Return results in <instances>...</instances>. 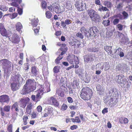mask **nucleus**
Instances as JSON below:
<instances>
[{
	"label": "nucleus",
	"mask_w": 132,
	"mask_h": 132,
	"mask_svg": "<svg viewBox=\"0 0 132 132\" xmlns=\"http://www.w3.org/2000/svg\"><path fill=\"white\" fill-rule=\"evenodd\" d=\"M80 95L82 99L88 101L92 97L93 93L92 90L89 88L84 87L81 89Z\"/></svg>",
	"instance_id": "obj_1"
},
{
	"label": "nucleus",
	"mask_w": 132,
	"mask_h": 132,
	"mask_svg": "<svg viewBox=\"0 0 132 132\" xmlns=\"http://www.w3.org/2000/svg\"><path fill=\"white\" fill-rule=\"evenodd\" d=\"M116 78L117 79V82L121 86L124 87H127L128 85V81L127 79L125 78L124 75L122 74L118 75L116 76Z\"/></svg>",
	"instance_id": "obj_2"
},
{
	"label": "nucleus",
	"mask_w": 132,
	"mask_h": 132,
	"mask_svg": "<svg viewBox=\"0 0 132 132\" xmlns=\"http://www.w3.org/2000/svg\"><path fill=\"white\" fill-rule=\"evenodd\" d=\"M67 61L73 65L78 64L79 63V60L78 57L74 55H69L67 58Z\"/></svg>",
	"instance_id": "obj_3"
},
{
	"label": "nucleus",
	"mask_w": 132,
	"mask_h": 132,
	"mask_svg": "<svg viewBox=\"0 0 132 132\" xmlns=\"http://www.w3.org/2000/svg\"><path fill=\"white\" fill-rule=\"evenodd\" d=\"M38 89L35 91L36 93V98L37 101H40L44 93V88L42 85H38Z\"/></svg>",
	"instance_id": "obj_4"
},
{
	"label": "nucleus",
	"mask_w": 132,
	"mask_h": 132,
	"mask_svg": "<svg viewBox=\"0 0 132 132\" xmlns=\"http://www.w3.org/2000/svg\"><path fill=\"white\" fill-rule=\"evenodd\" d=\"M35 81L34 79H28L26 82V84L33 91L36 88Z\"/></svg>",
	"instance_id": "obj_5"
},
{
	"label": "nucleus",
	"mask_w": 132,
	"mask_h": 132,
	"mask_svg": "<svg viewBox=\"0 0 132 132\" xmlns=\"http://www.w3.org/2000/svg\"><path fill=\"white\" fill-rule=\"evenodd\" d=\"M2 65L4 69H7L11 67V62L7 59H3L0 60Z\"/></svg>",
	"instance_id": "obj_6"
},
{
	"label": "nucleus",
	"mask_w": 132,
	"mask_h": 132,
	"mask_svg": "<svg viewBox=\"0 0 132 132\" xmlns=\"http://www.w3.org/2000/svg\"><path fill=\"white\" fill-rule=\"evenodd\" d=\"M75 6L77 10L80 11H83L86 9V5L85 3H83V1L76 2Z\"/></svg>",
	"instance_id": "obj_7"
},
{
	"label": "nucleus",
	"mask_w": 132,
	"mask_h": 132,
	"mask_svg": "<svg viewBox=\"0 0 132 132\" xmlns=\"http://www.w3.org/2000/svg\"><path fill=\"white\" fill-rule=\"evenodd\" d=\"M10 100V97L8 95L4 94L0 96V102L2 105L4 103L8 104Z\"/></svg>",
	"instance_id": "obj_8"
},
{
	"label": "nucleus",
	"mask_w": 132,
	"mask_h": 132,
	"mask_svg": "<svg viewBox=\"0 0 132 132\" xmlns=\"http://www.w3.org/2000/svg\"><path fill=\"white\" fill-rule=\"evenodd\" d=\"M49 104L54 105L56 107H58L59 104L56 99L54 97L52 96L49 98L48 100Z\"/></svg>",
	"instance_id": "obj_9"
},
{
	"label": "nucleus",
	"mask_w": 132,
	"mask_h": 132,
	"mask_svg": "<svg viewBox=\"0 0 132 132\" xmlns=\"http://www.w3.org/2000/svg\"><path fill=\"white\" fill-rule=\"evenodd\" d=\"M21 79H22V78L20 74L19 73H17L15 74L11 77L10 82L18 83Z\"/></svg>",
	"instance_id": "obj_10"
},
{
	"label": "nucleus",
	"mask_w": 132,
	"mask_h": 132,
	"mask_svg": "<svg viewBox=\"0 0 132 132\" xmlns=\"http://www.w3.org/2000/svg\"><path fill=\"white\" fill-rule=\"evenodd\" d=\"M35 107L34 104L31 102H29L27 104L26 108V113L30 115L32 113V110Z\"/></svg>",
	"instance_id": "obj_11"
},
{
	"label": "nucleus",
	"mask_w": 132,
	"mask_h": 132,
	"mask_svg": "<svg viewBox=\"0 0 132 132\" xmlns=\"http://www.w3.org/2000/svg\"><path fill=\"white\" fill-rule=\"evenodd\" d=\"M33 91L31 90L26 84L24 85L22 90L20 92L21 94L22 95H26L30 93Z\"/></svg>",
	"instance_id": "obj_12"
},
{
	"label": "nucleus",
	"mask_w": 132,
	"mask_h": 132,
	"mask_svg": "<svg viewBox=\"0 0 132 132\" xmlns=\"http://www.w3.org/2000/svg\"><path fill=\"white\" fill-rule=\"evenodd\" d=\"M18 104L17 102H15L12 105L11 107L12 111L13 112L14 114L16 116L18 115V113L19 111Z\"/></svg>",
	"instance_id": "obj_13"
},
{
	"label": "nucleus",
	"mask_w": 132,
	"mask_h": 132,
	"mask_svg": "<svg viewBox=\"0 0 132 132\" xmlns=\"http://www.w3.org/2000/svg\"><path fill=\"white\" fill-rule=\"evenodd\" d=\"M11 41L14 44H18L20 41V38L18 35L14 34L12 36Z\"/></svg>",
	"instance_id": "obj_14"
},
{
	"label": "nucleus",
	"mask_w": 132,
	"mask_h": 132,
	"mask_svg": "<svg viewBox=\"0 0 132 132\" xmlns=\"http://www.w3.org/2000/svg\"><path fill=\"white\" fill-rule=\"evenodd\" d=\"M84 59V61L87 63H90L94 60L93 55L91 54L86 55Z\"/></svg>",
	"instance_id": "obj_15"
},
{
	"label": "nucleus",
	"mask_w": 132,
	"mask_h": 132,
	"mask_svg": "<svg viewBox=\"0 0 132 132\" xmlns=\"http://www.w3.org/2000/svg\"><path fill=\"white\" fill-rule=\"evenodd\" d=\"M10 83L11 89L12 91H15L19 89L18 83L13 82H10Z\"/></svg>",
	"instance_id": "obj_16"
},
{
	"label": "nucleus",
	"mask_w": 132,
	"mask_h": 132,
	"mask_svg": "<svg viewBox=\"0 0 132 132\" xmlns=\"http://www.w3.org/2000/svg\"><path fill=\"white\" fill-rule=\"evenodd\" d=\"M87 12L90 16H98L99 15L98 12H96L93 9L89 10L87 11Z\"/></svg>",
	"instance_id": "obj_17"
},
{
	"label": "nucleus",
	"mask_w": 132,
	"mask_h": 132,
	"mask_svg": "<svg viewBox=\"0 0 132 132\" xmlns=\"http://www.w3.org/2000/svg\"><path fill=\"white\" fill-rule=\"evenodd\" d=\"M119 121L120 123L121 124H127L129 122V120L127 118L122 117L119 118Z\"/></svg>",
	"instance_id": "obj_18"
},
{
	"label": "nucleus",
	"mask_w": 132,
	"mask_h": 132,
	"mask_svg": "<svg viewBox=\"0 0 132 132\" xmlns=\"http://www.w3.org/2000/svg\"><path fill=\"white\" fill-rule=\"evenodd\" d=\"M31 71L33 76H38V72L36 67H32L31 68Z\"/></svg>",
	"instance_id": "obj_19"
},
{
	"label": "nucleus",
	"mask_w": 132,
	"mask_h": 132,
	"mask_svg": "<svg viewBox=\"0 0 132 132\" xmlns=\"http://www.w3.org/2000/svg\"><path fill=\"white\" fill-rule=\"evenodd\" d=\"M0 32L1 34L3 36L9 37L11 36L10 33L7 32L5 29L0 31Z\"/></svg>",
	"instance_id": "obj_20"
},
{
	"label": "nucleus",
	"mask_w": 132,
	"mask_h": 132,
	"mask_svg": "<svg viewBox=\"0 0 132 132\" xmlns=\"http://www.w3.org/2000/svg\"><path fill=\"white\" fill-rule=\"evenodd\" d=\"M112 46H105L104 47L105 51L108 53L109 55L111 56V55H112V51L111 50Z\"/></svg>",
	"instance_id": "obj_21"
},
{
	"label": "nucleus",
	"mask_w": 132,
	"mask_h": 132,
	"mask_svg": "<svg viewBox=\"0 0 132 132\" xmlns=\"http://www.w3.org/2000/svg\"><path fill=\"white\" fill-rule=\"evenodd\" d=\"M117 53V55H119L120 57H123L124 55L123 50L120 47H119L116 50L115 53Z\"/></svg>",
	"instance_id": "obj_22"
},
{
	"label": "nucleus",
	"mask_w": 132,
	"mask_h": 132,
	"mask_svg": "<svg viewBox=\"0 0 132 132\" xmlns=\"http://www.w3.org/2000/svg\"><path fill=\"white\" fill-rule=\"evenodd\" d=\"M53 10L56 13H60L63 11V10H62L61 7L59 5L56 6L54 8H53Z\"/></svg>",
	"instance_id": "obj_23"
},
{
	"label": "nucleus",
	"mask_w": 132,
	"mask_h": 132,
	"mask_svg": "<svg viewBox=\"0 0 132 132\" xmlns=\"http://www.w3.org/2000/svg\"><path fill=\"white\" fill-rule=\"evenodd\" d=\"M90 30L91 31L92 30V31L90 32V35H91V34L94 35V34H96L98 31L97 28L95 26H93L90 29Z\"/></svg>",
	"instance_id": "obj_24"
},
{
	"label": "nucleus",
	"mask_w": 132,
	"mask_h": 132,
	"mask_svg": "<svg viewBox=\"0 0 132 132\" xmlns=\"http://www.w3.org/2000/svg\"><path fill=\"white\" fill-rule=\"evenodd\" d=\"M56 93L59 96L63 97L64 96V91L62 90L61 88H59L56 91Z\"/></svg>",
	"instance_id": "obj_25"
},
{
	"label": "nucleus",
	"mask_w": 132,
	"mask_h": 132,
	"mask_svg": "<svg viewBox=\"0 0 132 132\" xmlns=\"http://www.w3.org/2000/svg\"><path fill=\"white\" fill-rule=\"evenodd\" d=\"M39 21L37 18H34L31 20V23L33 27H36Z\"/></svg>",
	"instance_id": "obj_26"
},
{
	"label": "nucleus",
	"mask_w": 132,
	"mask_h": 132,
	"mask_svg": "<svg viewBox=\"0 0 132 132\" xmlns=\"http://www.w3.org/2000/svg\"><path fill=\"white\" fill-rule=\"evenodd\" d=\"M79 85V82L77 80H74L71 84V85L73 87V88L74 89L78 88Z\"/></svg>",
	"instance_id": "obj_27"
},
{
	"label": "nucleus",
	"mask_w": 132,
	"mask_h": 132,
	"mask_svg": "<svg viewBox=\"0 0 132 132\" xmlns=\"http://www.w3.org/2000/svg\"><path fill=\"white\" fill-rule=\"evenodd\" d=\"M15 27L16 30L18 31H20L21 29L22 28V25L21 23L19 22L17 23Z\"/></svg>",
	"instance_id": "obj_28"
},
{
	"label": "nucleus",
	"mask_w": 132,
	"mask_h": 132,
	"mask_svg": "<svg viewBox=\"0 0 132 132\" xmlns=\"http://www.w3.org/2000/svg\"><path fill=\"white\" fill-rule=\"evenodd\" d=\"M51 108H48L47 110H45L44 113L43 117L44 118L47 117L50 114L51 111Z\"/></svg>",
	"instance_id": "obj_29"
},
{
	"label": "nucleus",
	"mask_w": 132,
	"mask_h": 132,
	"mask_svg": "<svg viewBox=\"0 0 132 132\" xmlns=\"http://www.w3.org/2000/svg\"><path fill=\"white\" fill-rule=\"evenodd\" d=\"M117 102V99L115 97H111L110 100V102L111 103L114 105H116Z\"/></svg>",
	"instance_id": "obj_30"
},
{
	"label": "nucleus",
	"mask_w": 132,
	"mask_h": 132,
	"mask_svg": "<svg viewBox=\"0 0 132 132\" xmlns=\"http://www.w3.org/2000/svg\"><path fill=\"white\" fill-rule=\"evenodd\" d=\"M29 101V98L28 97H26L25 98H21L20 100V102H22L27 104H28Z\"/></svg>",
	"instance_id": "obj_31"
},
{
	"label": "nucleus",
	"mask_w": 132,
	"mask_h": 132,
	"mask_svg": "<svg viewBox=\"0 0 132 132\" xmlns=\"http://www.w3.org/2000/svg\"><path fill=\"white\" fill-rule=\"evenodd\" d=\"M71 120L74 123H80L81 122L78 116L76 117L75 119L72 118L71 119Z\"/></svg>",
	"instance_id": "obj_32"
},
{
	"label": "nucleus",
	"mask_w": 132,
	"mask_h": 132,
	"mask_svg": "<svg viewBox=\"0 0 132 132\" xmlns=\"http://www.w3.org/2000/svg\"><path fill=\"white\" fill-rule=\"evenodd\" d=\"M80 30L81 33L82 34L84 33L85 36H88L87 35L88 31L87 29L85 28L84 27H82L80 29Z\"/></svg>",
	"instance_id": "obj_33"
},
{
	"label": "nucleus",
	"mask_w": 132,
	"mask_h": 132,
	"mask_svg": "<svg viewBox=\"0 0 132 132\" xmlns=\"http://www.w3.org/2000/svg\"><path fill=\"white\" fill-rule=\"evenodd\" d=\"M38 113L35 111L32 112V113L30 115L32 119H35L38 116Z\"/></svg>",
	"instance_id": "obj_34"
},
{
	"label": "nucleus",
	"mask_w": 132,
	"mask_h": 132,
	"mask_svg": "<svg viewBox=\"0 0 132 132\" xmlns=\"http://www.w3.org/2000/svg\"><path fill=\"white\" fill-rule=\"evenodd\" d=\"M104 5L106 6L108 8H110L112 6V5L110 2L106 1L104 2Z\"/></svg>",
	"instance_id": "obj_35"
},
{
	"label": "nucleus",
	"mask_w": 132,
	"mask_h": 132,
	"mask_svg": "<svg viewBox=\"0 0 132 132\" xmlns=\"http://www.w3.org/2000/svg\"><path fill=\"white\" fill-rule=\"evenodd\" d=\"M28 119V116L27 115H25L23 116L22 117V119L24 125H26L27 124V120Z\"/></svg>",
	"instance_id": "obj_36"
},
{
	"label": "nucleus",
	"mask_w": 132,
	"mask_h": 132,
	"mask_svg": "<svg viewBox=\"0 0 132 132\" xmlns=\"http://www.w3.org/2000/svg\"><path fill=\"white\" fill-rule=\"evenodd\" d=\"M103 64L104 65V70L106 71L109 69L110 68V66L109 63L107 62H104Z\"/></svg>",
	"instance_id": "obj_37"
},
{
	"label": "nucleus",
	"mask_w": 132,
	"mask_h": 132,
	"mask_svg": "<svg viewBox=\"0 0 132 132\" xmlns=\"http://www.w3.org/2000/svg\"><path fill=\"white\" fill-rule=\"evenodd\" d=\"M88 51L90 52H96L98 51L97 48L93 47H91L88 48Z\"/></svg>",
	"instance_id": "obj_38"
},
{
	"label": "nucleus",
	"mask_w": 132,
	"mask_h": 132,
	"mask_svg": "<svg viewBox=\"0 0 132 132\" xmlns=\"http://www.w3.org/2000/svg\"><path fill=\"white\" fill-rule=\"evenodd\" d=\"M67 47L64 48H60V50L61 51H62V52H61L60 55L61 56H62V55L65 54L66 52L67 51Z\"/></svg>",
	"instance_id": "obj_39"
},
{
	"label": "nucleus",
	"mask_w": 132,
	"mask_h": 132,
	"mask_svg": "<svg viewBox=\"0 0 132 132\" xmlns=\"http://www.w3.org/2000/svg\"><path fill=\"white\" fill-rule=\"evenodd\" d=\"M63 57V56H61L59 55L58 57L55 60V62L56 64H59L60 63V61L62 59Z\"/></svg>",
	"instance_id": "obj_40"
},
{
	"label": "nucleus",
	"mask_w": 132,
	"mask_h": 132,
	"mask_svg": "<svg viewBox=\"0 0 132 132\" xmlns=\"http://www.w3.org/2000/svg\"><path fill=\"white\" fill-rule=\"evenodd\" d=\"M69 44L70 46L75 48L76 46V41H72L69 42Z\"/></svg>",
	"instance_id": "obj_41"
},
{
	"label": "nucleus",
	"mask_w": 132,
	"mask_h": 132,
	"mask_svg": "<svg viewBox=\"0 0 132 132\" xmlns=\"http://www.w3.org/2000/svg\"><path fill=\"white\" fill-rule=\"evenodd\" d=\"M11 108V106L9 105H5L3 108L4 110L6 112L10 111Z\"/></svg>",
	"instance_id": "obj_42"
},
{
	"label": "nucleus",
	"mask_w": 132,
	"mask_h": 132,
	"mask_svg": "<svg viewBox=\"0 0 132 132\" xmlns=\"http://www.w3.org/2000/svg\"><path fill=\"white\" fill-rule=\"evenodd\" d=\"M41 5L42 8L44 9H46L47 6V4L45 1H43L41 3Z\"/></svg>",
	"instance_id": "obj_43"
},
{
	"label": "nucleus",
	"mask_w": 132,
	"mask_h": 132,
	"mask_svg": "<svg viewBox=\"0 0 132 132\" xmlns=\"http://www.w3.org/2000/svg\"><path fill=\"white\" fill-rule=\"evenodd\" d=\"M103 24L105 26H107L110 24V21L108 20H104L103 22Z\"/></svg>",
	"instance_id": "obj_44"
},
{
	"label": "nucleus",
	"mask_w": 132,
	"mask_h": 132,
	"mask_svg": "<svg viewBox=\"0 0 132 132\" xmlns=\"http://www.w3.org/2000/svg\"><path fill=\"white\" fill-rule=\"evenodd\" d=\"M12 125L10 124L7 125V129L9 132H12Z\"/></svg>",
	"instance_id": "obj_45"
},
{
	"label": "nucleus",
	"mask_w": 132,
	"mask_h": 132,
	"mask_svg": "<svg viewBox=\"0 0 132 132\" xmlns=\"http://www.w3.org/2000/svg\"><path fill=\"white\" fill-rule=\"evenodd\" d=\"M117 29L120 31H122L123 29V26L120 24H119L117 26Z\"/></svg>",
	"instance_id": "obj_46"
},
{
	"label": "nucleus",
	"mask_w": 132,
	"mask_h": 132,
	"mask_svg": "<svg viewBox=\"0 0 132 132\" xmlns=\"http://www.w3.org/2000/svg\"><path fill=\"white\" fill-rule=\"evenodd\" d=\"M29 64L28 63H25L24 64L23 67V69L25 70H27L29 68Z\"/></svg>",
	"instance_id": "obj_47"
},
{
	"label": "nucleus",
	"mask_w": 132,
	"mask_h": 132,
	"mask_svg": "<svg viewBox=\"0 0 132 132\" xmlns=\"http://www.w3.org/2000/svg\"><path fill=\"white\" fill-rule=\"evenodd\" d=\"M68 106L66 104L64 103L61 106V110L62 111H64L67 109Z\"/></svg>",
	"instance_id": "obj_48"
},
{
	"label": "nucleus",
	"mask_w": 132,
	"mask_h": 132,
	"mask_svg": "<svg viewBox=\"0 0 132 132\" xmlns=\"http://www.w3.org/2000/svg\"><path fill=\"white\" fill-rule=\"evenodd\" d=\"M42 108L41 106L39 105L36 108V110L37 112H38V113L41 112L42 111Z\"/></svg>",
	"instance_id": "obj_49"
},
{
	"label": "nucleus",
	"mask_w": 132,
	"mask_h": 132,
	"mask_svg": "<svg viewBox=\"0 0 132 132\" xmlns=\"http://www.w3.org/2000/svg\"><path fill=\"white\" fill-rule=\"evenodd\" d=\"M99 10L100 11H101L102 10L103 11H109V10L106 7L102 6L101 8H100L99 9Z\"/></svg>",
	"instance_id": "obj_50"
},
{
	"label": "nucleus",
	"mask_w": 132,
	"mask_h": 132,
	"mask_svg": "<svg viewBox=\"0 0 132 132\" xmlns=\"http://www.w3.org/2000/svg\"><path fill=\"white\" fill-rule=\"evenodd\" d=\"M31 98L32 100L34 102H37L39 101H37L38 100H37V98H36V97L35 95H32L31 97Z\"/></svg>",
	"instance_id": "obj_51"
},
{
	"label": "nucleus",
	"mask_w": 132,
	"mask_h": 132,
	"mask_svg": "<svg viewBox=\"0 0 132 132\" xmlns=\"http://www.w3.org/2000/svg\"><path fill=\"white\" fill-rule=\"evenodd\" d=\"M53 71L54 73H57L59 72V69L57 67L55 66L54 68Z\"/></svg>",
	"instance_id": "obj_52"
},
{
	"label": "nucleus",
	"mask_w": 132,
	"mask_h": 132,
	"mask_svg": "<svg viewBox=\"0 0 132 132\" xmlns=\"http://www.w3.org/2000/svg\"><path fill=\"white\" fill-rule=\"evenodd\" d=\"M1 9L3 11H6L8 9L7 7L5 6L2 5L1 8Z\"/></svg>",
	"instance_id": "obj_53"
},
{
	"label": "nucleus",
	"mask_w": 132,
	"mask_h": 132,
	"mask_svg": "<svg viewBox=\"0 0 132 132\" xmlns=\"http://www.w3.org/2000/svg\"><path fill=\"white\" fill-rule=\"evenodd\" d=\"M68 101L69 103H72L73 102L72 98L70 97H68L67 98Z\"/></svg>",
	"instance_id": "obj_54"
},
{
	"label": "nucleus",
	"mask_w": 132,
	"mask_h": 132,
	"mask_svg": "<svg viewBox=\"0 0 132 132\" xmlns=\"http://www.w3.org/2000/svg\"><path fill=\"white\" fill-rule=\"evenodd\" d=\"M45 14L46 16H52V14L49 11H47L46 12Z\"/></svg>",
	"instance_id": "obj_55"
},
{
	"label": "nucleus",
	"mask_w": 132,
	"mask_h": 132,
	"mask_svg": "<svg viewBox=\"0 0 132 132\" xmlns=\"http://www.w3.org/2000/svg\"><path fill=\"white\" fill-rule=\"evenodd\" d=\"M76 36L81 39H83V36L80 33L78 32L76 34Z\"/></svg>",
	"instance_id": "obj_56"
},
{
	"label": "nucleus",
	"mask_w": 132,
	"mask_h": 132,
	"mask_svg": "<svg viewBox=\"0 0 132 132\" xmlns=\"http://www.w3.org/2000/svg\"><path fill=\"white\" fill-rule=\"evenodd\" d=\"M11 5L13 6L18 7L19 6L18 4L16 2H12L11 3Z\"/></svg>",
	"instance_id": "obj_57"
},
{
	"label": "nucleus",
	"mask_w": 132,
	"mask_h": 132,
	"mask_svg": "<svg viewBox=\"0 0 132 132\" xmlns=\"http://www.w3.org/2000/svg\"><path fill=\"white\" fill-rule=\"evenodd\" d=\"M122 3H120L117 5L116 8L117 9H119L120 8H121L122 7Z\"/></svg>",
	"instance_id": "obj_58"
},
{
	"label": "nucleus",
	"mask_w": 132,
	"mask_h": 132,
	"mask_svg": "<svg viewBox=\"0 0 132 132\" xmlns=\"http://www.w3.org/2000/svg\"><path fill=\"white\" fill-rule=\"evenodd\" d=\"M108 112V108H104L102 111V113L103 114Z\"/></svg>",
	"instance_id": "obj_59"
},
{
	"label": "nucleus",
	"mask_w": 132,
	"mask_h": 132,
	"mask_svg": "<svg viewBox=\"0 0 132 132\" xmlns=\"http://www.w3.org/2000/svg\"><path fill=\"white\" fill-rule=\"evenodd\" d=\"M65 22L66 24L68 25L71 23L72 21L70 20L67 19L65 21Z\"/></svg>",
	"instance_id": "obj_60"
},
{
	"label": "nucleus",
	"mask_w": 132,
	"mask_h": 132,
	"mask_svg": "<svg viewBox=\"0 0 132 132\" xmlns=\"http://www.w3.org/2000/svg\"><path fill=\"white\" fill-rule=\"evenodd\" d=\"M119 20L118 19H115L113 21V23L114 25L117 24L119 22Z\"/></svg>",
	"instance_id": "obj_61"
},
{
	"label": "nucleus",
	"mask_w": 132,
	"mask_h": 132,
	"mask_svg": "<svg viewBox=\"0 0 132 132\" xmlns=\"http://www.w3.org/2000/svg\"><path fill=\"white\" fill-rule=\"evenodd\" d=\"M78 128V126L76 125H73L71 126L70 127V129L71 130H73L76 129Z\"/></svg>",
	"instance_id": "obj_62"
},
{
	"label": "nucleus",
	"mask_w": 132,
	"mask_h": 132,
	"mask_svg": "<svg viewBox=\"0 0 132 132\" xmlns=\"http://www.w3.org/2000/svg\"><path fill=\"white\" fill-rule=\"evenodd\" d=\"M20 103L21 107L23 108H24L27 105V104L26 103L22 102H20Z\"/></svg>",
	"instance_id": "obj_63"
},
{
	"label": "nucleus",
	"mask_w": 132,
	"mask_h": 132,
	"mask_svg": "<svg viewBox=\"0 0 132 132\" xmlns=\"http://www.w3.org/2000/svg\"><path fill=\"white\" fill-rule=\"evenodd\" d=\"M5 29L4 24L2 23H0V31Z\"/></svg>",
	"instance_id": "obj_64"
}]
</instances>
